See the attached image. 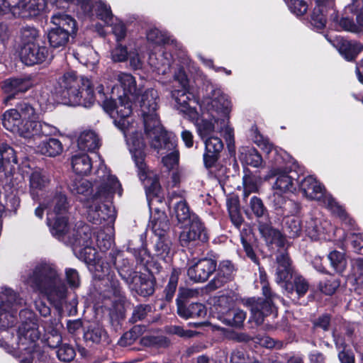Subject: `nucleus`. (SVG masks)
<instances>
[{
    "instance_id": "obj_1",
    "label": "nucleus",
    "mask_w": 363,
    "mask_h": 363,
    "mask_svg": "<svg viewBox=\"0 0 363 363\" xmlns=\"http://www.w3.org/2000/svg\"><path fill=\"white\" fill-rule=\"evenodd\" d=\"M158 100L157 91L151 89L145 91L141 95L140 111L143 118L145 134L153 136L150 144L151 147L157 150L162 149L173 150L162 159L164 165L172 169L178 164L179 160V150H175L177 140L175 135L172 136V134L165 130L161 124L159 115L157 113Z\"/></svg>"
},
{
    "instance_id": "obj_2",
    "label": "nucleus",
    "mask_w": 363,
    "mask_h": 363,
    "mask_svg": "<svg viewBox=\"0 0 363 363\" xmlns=\"http://www.w3.org/2000/svg\"><path fill=\"white\" fill-rule=\"evenodd\" d=\"M28 280L34 291L45 294L50 301L57 305H62L67 298V285L57 270L49 264L36 265Z\"/></svg>"
},
{
    "instance_id": "obj_3",
    "label": "nucleus",
    "mask_w": 363,
    "mask_h": 363,
    "mask_svg": "<svg viewBox=\"0 0 363 363\" xmlns=\"http://www.w3.org/2000/svg\"><path fill=\"white\" fill-rule=\"evenodd\" d=\"M146 144L143 138L132 139L130 152L136 168L137 176L145 189L147 197L158 198L162 202L163 197H160L162 186L160 182V174L155 169H152L146 163Z\"/></svg>"
},
{
    "instance_id": "obj_4",
    "label": "nucleus",
    "mask_w": 363,
    "mask_h": 363,
    "mask_svg": "<svg viewBox=\"0 0 363 363\" xmlns=\"http://www.w3.org/2000/svg\"><path fill=\"white\" fill-rule=\"evenodd\" d=\"M52 26L48 31V40L50 47L59 50H64L69 41L74 38L78 30L76 20L65 13H57L51 18Z\"/></svg>"
},
{
    "instance_id": "obj_5",
    "label": "nucleus",
    "mask_w": 363,
    "mask_h": 363,
    "mask_svg": "<svg viewBox=\"0 0 363 363\" xmlns=\"http://www.w3.org/2000/svg\"><path fill=\"white\" fill-rule=\"evenodd\" d=\"M118 80L123 91L121 95L118 96V101L106 97L102 104L103 109L111 117H115L120 108H123L126 105L133 106V103L141 95V90L138 88L135 78L131 74L121 72L118 74Z\"/></svg>"
},
{
    "instance_id": "obj_6",
    "label": "nucleus",
    "mask_w": 363,
    "mask_h": 363,
    "mask_svg": "<svg viewBox=\"0 0 363 363\" xmlns=\"http://www.w3.org/2000/svg\"><path fill=\"white\" fill-rule=\"evenodd\" d=\"M91 234L90 226L80 223L73 229L72 235L69 236L67 240V245L72 247L78 257L88 267L99 258L96 249L92 246Z\"/></svg>"
},
{
    "instance_id": "obj_7",
    "label": "nucleus",
    "mask_w": 363,
    "mask_h": 363,
    "mask_svg": "<svg viewBox=\"0 0 363 363\" xmlns=\"http://www.w3.org/2000/svg\"><path fill=\"white\" fill-rule=\"evenodd\" d=\"M197 289L180 286L176 298L177 313L183 319L205 318L206 306L194 299L198 297Z\"/></svg>"
},
{
    "instance_id": "obj_8",
    "label": "nucleus",
    "mask_w": 363,
    "mask_h": 363,
    "mask_svg": "<svg viewBox=\"0 0 363 363\" xmlns=\"http://www.w3.org/2000/svg\"><path fill=\"white\" fill-rule=\"evenodd\" d=\"M181 228L179 243L182 247L193 249L209 241L208 230L198 215H192L191 220L182 225Z\"/></svg>"
},
{
    "instance_id": "obj_9",
    "label": "nucleus",
    "mask_w": 363,
    "mask_h": 363,
    "mask_svg": "<svg viewBox=\"0 0 363 363\" xmlns=\"http://www.w3.org/2000/svg\"><path fill=\"white\" fill-rule=\"evenodd\" d=\"M112 265L108 255L106 259L101 257L97 259L88 267L93 275V279L104 282V286L107 287L105 291L111 293L113 296L119 298L121 301L125 298V292L123 291L120 281L111 270Z\"/></svg>"
},
{
    "instance_id": "obj_10",
    "label": "nucleus",
    "mask_w": 363,
    "mask_h": 363,
    "mask_svg": "<svg viewBox=\"0 0 363 363\" xmlns=\"http://www.w3.org/2000/svg\"><path fill=\"white\" fill-rule=\"evenodd\" d=\"M20 317L25 316L26 319L21 322L18 328V347L19 350L40 349L37 342L40 337L38 323L35 315L30 311L21 310Z\"/></svg>"
},
{
    "instance_id": "obj_11",
    "label": "nucleus",
    "mask_w": 363,
    "mask_h": 363,
    "mask_svg": "<svg viewBox=\"0 0 363 363\" xmlns=\"http://www.w3.org/2000/svg\"><path fill=\"white\" fill-rule=\"evenodd\" d=\"M264 296V298L250 297L242 300L243 305L250 311V320L255 321L257 325H262L265 318L269 315L276 318L278 315V308L274 301L279 298V296L272 293Z\"/></svg>"
},
{
    "instance_id": "obj_12",
    "label": "nucleus",
    "mask_w": 363,
    "mask_h": 363,
    "mask_svg": "<svg viewBox=\"0 0 363 363\" xmlns=\"http://www.w3.org/2000/svg\"><path fill=\"white\" fill-rule=\"evenodd\" d=\"M82 78L79 79L77 72L71 70L60 76L55 84V92L60 98L62 103L67 105H74L80 103L77 91L81 86Z\"/></svg>"
},
{
    "instance_id": "obj_13",
    "label": "nucleus",
    "mask_w": 363,
    "mask_h": 363,
    "mask_svg": "<svg viewBox=\"0 0 363 363\" xmlns=\"http://www.w3.org/2000/svg\"><path fill=\"white\" fill-rule=\"evenodd\" d=\"M232 301L225 296L218 298L216 309L218 313L220 320L225 325L241 328L246 318V313L238 308L233 307Z\"/></svg>"
},
{
    "instance_id": "obj_14",
    "label": "nucleus",
    "mask_w": 363,
    "mask_h": 363,
    "mask_svg": "<svg viewBox=\"0 0 363 363\" xmlns=\"http://www.w3.org/2000/svg\"><path fill=\"white\" fill-rule=\"evenodd\" d=\"M42 1L43 3H35V0H29L28 2L19 1L16 5L11 7L7 0H0V16L10 11L16 18L23 19L38 16L45 9L44 0Z\"/></svg>"
},
{
    "instance_id": "obj_15",
    "label": "nucleus",
    "mask_w": 363,
    "mask_h": 363,
    "mask_svg": "<svg viewBox=\"0 0 363 363\" xmlns=\"http://www.w3.org/2000/svg\"><path fill=\"white\" fill-rule=\"evenodd\" d=\"M50 55L49 48L44 41L21 46L19 57L26 66H34L46 62Z\"/></svg>"
},
{
    "instance_id": "obj_16",
    "label": "nucleus",
    "mask_w": 363,
    "mask_h": 363,
    "mask_svg": "<svg viewBox=\"0 0 363 363\" xmlns=\"http://www.w3.org/2000/svg\"><path fill=\"white\" fill-rule=\"evenodd\" d=\"M32 74L22 77H10L2 82L1 89L6 94L4 101L7 104L15 99L19 94L26 93L33 86Z\"/></svg>"
},
{
    "instance_id": "obj_17",
    "label": "nucleus",
    "mask_w": 363,
    "mask_h": 363,
    "mask_svg": "<svg viewBox=\"0 0 363 363\" xmlns=\"http://www.w3.org/2000/svg\"><path fill=\"white\" fill-rule=\"evenodd\" d=\"M296 184L306 198L322 202L326 206L328 199L333 197L332 195L326 194L325 186L312 176L304 177L301 181L296 179Z\"/></svg>"
},
{
    "instance_id": "obj_18",
    "label": "nucleus",
    "mask_w": 363,
    "mask_h": 363,
    "mask_svg": "<svg viewBox=\"0 0 363 363\" xmlns=\"http://www.w3.org/2000/svg\"><path fill=\"white\" fill-rule=\"evenodd\" d=\"M87 219L95 225L112 223L115 221L116 215L112 204L93 202L87 211Z\"/></svg>"
},
{
    "instance_id": "obj_19",
    "label": "nucleus",
    "mask_w": 363,
    "mask_h": 363,
    "mask_svg": "<svg viewBox=\"0 0 363 363\" xmlns=\"http://www.w3.org/2000/svg\"><path fill=\"white\" fill-rule=\"evenodd\" d=\"M217 261L211 258H202L191 266L187 270L190 280L195 283L204 282L216 272Z\"/></svg>"
},
{
    "instance_id": "obj_20",
    "label": "nucleus",
    "mask_w": 363,
    "mask_h": 363,
    "mask_svg": "<svg viewBox=\"0 0 363 363\" xmlns=\"http://www.w3.org/2000/svg\"><path fill=\"white\" fill-rule=\"evenodd\" d=\"M118 189V194L122 195L121 184L115 175H109L105 182L101 183L93 194L92 201L112 204V201L116 189Z\"/></svg>"
},
{
    "instance_id": "obj_21",
    "label": "nucleus",
    "mask_w": 363,
    "mask_h": 363,
    "mask_svg": "<svg viewBox=\"0 0 363 363\" xmlns=\"http://www.w3.org/2000/svg\"><path fill=\"white\" fill-rule=\"evenodd\" d=\"M237 269L234 263L228 259L220 261L216 270V275L208 284L211 290H216L224 286L226 284L232 281L235 275Z\"/></svg>"
},
{
    "instance_id": "obj_22",
    "label": "nucleus",
    "mask_w": 363,
    "mask_h": 363,
    "mask_svg": "<svg viewBox=\"0 0 363 363\" xmlns=\"http://www.w3.org/2000/svg\"><path fill=\"white\" fill-rule=\"evenodd\" d=\"M122 256L121 252L117 249H112L109 252V258L113 265L116 267L121 279L128 284L139 274L135 269L133 262L128 258L118 257Z\"/></svg>"
},
{
    "instance_id": "obj_23",
    "label": "nucleus",
    "mask_w": 363,
    "mask_h": 363,
    "mask_svg": "<svg viewBox=\"0 0 363 363\" xmlns=\"http://www.w3.org/2000/svg\"><path fill=\"white\" fill-rule=\"evenodd\" d=\"M83 340L85 345L89 347L110 343L106 329L96 322L89 323L83 328Z\"/></svg>"
},
{
    "instance_id": "obj_24",
    "label": "nucleus",
    "mask_w": 363,
    "mask_h": 363,
    "mask_svg": "<svg viewBox=\"0 0 363 363\" xmlns=\"http://www.w3.org/2000/svg\"><path fill=\"white\" fill-rule=\"evenodd\" d=\"M129 285H131V291L139 296L149 298L155 294L157 281L151 272L148 273L139 272Z\"/></svg>"
},
{
    "instance_id": "obj_25",
    "label": "nucleus",
    "mask_w": 363,
    "mask_h": 363,
    "mask_svg": "<svg viewBox=\"0 0 363 363\" xmlns=\"http://www.w3.org/2000/svg\"><path fill=\"white\" fill-rule=\"evenodd\" d=\"M267 159L270 163V176H276L281 171H292L295 162L292 157L284 149L277 147Z\"/></svg>"
},
{
    "instance_id": "obj_26",
    "label": "nucleus",
    "mask_w": 363,
    "mask_h": 363,
    "mask_svg": "<svg viewBox=\"0 0 363 363\" xmlns=\"http://www.w3.org/2000/svg\"><path fill=\"white\" fill-rule=\"evenodd\" d=\"M238 159L243 167L244 172L251 173L248 167L262 168L265 165L261 153L252 145L241 146L238 150Z\"/></svg>"
},
{
    "instance_id": "obj_27",
    "label": "nucleus",
    "mask_w": 363,
    "mask_h": 363,
    "mask_svg": "<svg viewBox=\"0 0 363 363\" xmlns=\"http://www.w3.org/2000/svg\"><path fill=\"white\" fill-rule=\"evenodd\" d=\"M315 6L308 18V23L314 30H323L327 23V14L333 10L334 4L328 0H315Z\"/></svg>"
},
{
    "instance_id": "obj_28",
    "label": "nucleus",
    "mask_w": 363,
    "mask_h": 363,
    "mask_svg": "<svg viewBox=\"0 0 363 363\" xmlns=\"http://www.w3.org/2000/svg\"><path fill=\"white\" fill-rule=\"evenodd\" d=\"M340 56L347 62H356L359 55L363 51V44L356 40L338 38L334 45Z\"/></svg>"
},
{
    "instance_id": "obj_29",
    "label": "nucleus",
    "mask_w": 363,
    "mask_h": 363,
    "mask_svg": "<svg viewBox=\"0 0 363 363\" xmlns=\"http://www.w3.org/2000/svg\"><path fill=\"white\" fill-rule=\"evenodd\" d=\"M47 223L52 235L67 244L69 236H72L73 233V231L69 232V216L50 214L47 217Z\"/></svg>"
},
{
    "instance_id": "obj_30",
    "label": "nucleus",
    "mask_w": 363,
    "mask_h": 363,
    "mask_svg": "<svg viewBox=\"0 0 363 363\" xmlns=\"http://www.w3.org/2000/svg\"><path fill=\"white\" fill-rule=\"evenodd\" d=\"M53 127L48 123L31 119L23 122L18 135L25 138H42L51 135Z\"/></svg>"
},
{
    "instance_id": "obj_31",
    "label": "nucleus",
    "mask_w": 363,
    "mask_h": 363,
    "mask_svg": "<svg viewBox=\"0 0 363 363\" xmlns=\"http://www.w3.org/2000/svg\"><path fill=\"white\" fill-rule=\"evenodd\" d=\"M205 150L203 155V165L209 169L215 167L220 157L224 145L222 140L216 136L206 138L204 140Z\"/></svg>"
},
{
    "instance_id": "obj_32",
    "label": "nucleus",
    "mask_w": 363,
    "mask_h": 363,
    "mask_svg": "<svg viewBox=\"0 0 363 363\" xmlns=\"http://www.w3.org/2000/svg\"><path fill=\"white\" fill-rule=\"evenodd\" d=\"M277 264L275 279L279 284H281L284 289L288 282H291L294 277V269L292 267V261L286 250L281 252L276 257Z\"/></svg>"
},
{
    "instance_id": "obj_33",
    "label": "nucleus",
    "mask_w": 363,
    "mask_h": 363,
    "mask_svg": "<svg viewBox=\"0 0 363 363\" xmlns=\"http://www.w3.org/2000/svg\"><path fill=\"white\" fill-rule=\"evenodd\" d=\"M21 304V298L19 294L11 288H3L0 293V313H7L11 315V318H8V328L13 325L15 316L11 311L16 306Z\"/></svg>"
},
{
    "instance_id": "obj_34",
    "label": "nucleus",
    "mask_w": 363,
    "mask_h": 363,
    "mask_svg": "<svg viewBox=\"0 0 363 363\" xmlns=\"http://www.w3.org/2000/svg\"><path fill=\"white\" fill-rule=\"evenodd\" d=\"M269 222L259 223V230L264 238L269 249L277 247L279 250L286 245L285 236L277 229L273 228Z\"/></svg>"
},
{
    "instance_id": "obj_35",
    "label": "nucleus",
    "mask_w": 363,
    "mask_h": 363,
    "mask_svg": "<svg viewBox=\"0 0 363 363\" xmlns=\"http://www.w3.org/2000/svg\"><path fill=\"white\" fill-rule=\"evenodd\" d=\"M240 242L246 257L256 265H259V258L255 252L257 240L252 232L247 230L240 232Z\"/></svg>"
},
{
    "instance_id": "obj_36",
    "label": "nucleus",
    "mask_w": 363,
    "mask_h": 363,
    "mask_svg": "<svg viewBox=\"0 0 363 363\" xmlns=\"http://www.w3.org/2000/svg\"><path fill=\"white\" fill-rule=\"evenodd\" d=\"M150 222L152 230L157 237L168 236L170 223L164 211L155 208Z\"/></svg>"
},
{
    "instance_id": "obj_37",
    "label": "nucleus",
    "mask_w": 363,
    "mask_h": 363,
    "mask_svg": "<svg viewBox=\"0 0 363 363\" xmlns=\"http://www.w3.org/2000/svg\"><path fill=\"white\" fill-rule=\"evenodd\" d=\"M171 199H168V206L170 208ZM169 214L171 217L175 216L177 222L182 225L190 221L192 215H196L195 213L190 211L188 203L186 200H180L177 201L173 207L172 211L169 209Z\"/></svg>"
},
{
    "instance_id": "obj_38",
    "label": "nucleus",
    "mask_w": 363,
    "mask_h": 363,
    "mask_svg": "<svg viewBox=\"0 0 363 363\" xmlns=\"http://www.w3.org/2000/svg\"><path fill=\"white\" fill-rule=\"evenodd\" d=\"M309 281L301 274H295L291 282L286 284L285 291L288 294H296V298L300 299L306 296L309 291Z\"/></svg>"
},
{
    "instance_id": "obj_39",
    "label": "nucleus",
    "mask_w": 363,
    "mask_h": 363,
    "mask_svg": "<svg viewBox=\"0 0 363 363\" xmlns=\"http://www.w3.org/2000/svg\"><path fill=\"white\" fill-rule=\"evenodd\" d=\"M77 92V96L82 100L80 103H77L74 106H82L85 108H89L94 105L95 102V94L91 80L87 78L82 77L81 86Z\"/></svg>"
},
{
    "instance_id": "obj_40",
    "label": "nucleus",
    "mask_w": 363,
    "mask_h": 363,
    "mask_svg": "<svg viewBox=\"0 0 363 363\" xmlns=\"http://www.w3.org/2000/svg\"><path fill=\"white\" fill-rule=\"evenodd\" d=\"M327 208L350 229H355L357 225L355 220L349 215L345 207L340 205L335 198L328 199Z\"/></svg>"
},
{
    "instance_id": "obj_41",
    "label": "nucleus",
    "mask_w": 363,
    "mask_h": 363,
    "mask_svg": "<svg viewBox=\"0 0 363 363\" xmlns=\"http://www.w3.org/2000/svg\"><path fill=\"white\" fill-rule=\"evenodd\" d=\"M18 163L15 150L8 144L0 145V167L4 168L6 174H12L15 169L14 164Z\"/></svg>"
},
{
    "instance_id": "obj_42",
    "label": "nucleus",
    "mask_w": 363,
    "mask_h": 363,
    "mask_svg": "<svg viewBox=\"0 0 363 363\" xmlns=\"http://www.w3.org/2000/svg\"><path fill=\"white\" fill-rule=\"evenodd\" d=\"M41 340L45 345L50 348L58 347L62 342V337L57 325H54L52 322L46 323Z\"/></svg>"
},
{
    "instance_id": "obj_43",
    "label": "nucleus",
    "mask_w": 363,
    "mask_h": 363,
    "mask_svg": "<svg viewBox=\"0 0 363 363\" xmlns=\"http://www.w3.org/2000/svg\"><path fill=\"white\" fill-rule=\"evenodd\" d=\"M71 164L77 175H88L92 169V162L86 153L77 154L72 157Z\"/></svg>"
},
{
    "instance_id": "obj_44",
    "label": "nucleus",
    "mask_w": 363,
    "mask_h": 363,
    "mask_svg": "<svg viewBox=\"0 0 363 363\" xmlns=\"http://www.w3.org/2000/svg\"><path fill=\"white\" fill-rule=\"evenodd\" d=\"M50 183V179L41 169L34 170L30 176V193L33 199L38 197V191H44Z\"/></svg>"
},
{
    "instance_id": "obj_45",
    "label": "nucleus",
    "mask_w": 363,
    "mask_h": 363,
    "mask_svg": "<svg viewBox=\"0 0 363 363\" xmlns=\"http://www.w3.org/2000/svg\"><path fill=\"white\" fill-rule=\"evenodd\" d=\"M291 172H292V171H281L277 174L275 176L277 179L273 186L274 189L279 190L281 194L288 191L294 192L296 191V188L294 182H296V179L289 175Z\"/></svg>"
},
{
    "instance_id": "obj_46",
    "label": "nucleus",
    "mask_w": 363,
    "mask_h": 363,
    "mask_svg": "<svg viewBox=\"0 0 363 363\" xmlns=\"http://www.w3.org/2000/svg\"><path fill=\"white\" fill-rule=\"evenodd\" d=\"M1 123L6 130L18 134L23 121L18 112L15 108H11L5 111L2 115Z\"/></svg>"
},
{
    "instance_id": "obj_47",
    "label": "nucleus",
    "mask_w": 363,
    "mask_h": 363,
    "mask_svg": "<svg viewBox=\"0 0 363 363\" xmlns=\"http://www.w3.org/2000/svg\"><path fill=\"white\" fill-rule=\"evenodd\" d=\"M78 148L84 152H94L99 149V139L93 131L82 133L77 139Z\"/></svg>"
},
{
    "instance_id": "obj_48",
    "label": "nucleus",
    "mask_w": 363,
    "mask_h": 363,
    "mask_svg": "<svg viewBox=\"0 0 363 363\" xmlns=\"http://www.w3.org/2000/svg\"><path fill=\"white\" fill-rule=\"evenodd\" d=\"M38 147L42 155L51 157L60 155L63 150L60 140L53 138L43 140Z\"/></svg>"
},
{
    "instance_id": "obj_49",
    "label": "nucleus",
    "mask_w": 363,
    "mask_h": 363,
    "mask_svg": "<svg viewBox=\"0 0 363 363\" xmlns=\"http://www.w3.org/2000/svg\"><path fill=\"white\" fill-rule=\"evenodd\" d=\"M226 204L231 222L236 228H240L244 222V218L240 211L239 199L238 197L228 198Z\"/></svg>"
},
{
    "instance_id": "obj_50",
    "label": "nucleus",
    "mask_w": 363,
    "mask_h": 363,
    "mask_svg": "<svg viewBox=\"0 0 363 363\" xmlns=\"http://www.w3.org/2000/svg\"><path fill=\"white\" fill-rule=\"evenodd\" d=\"M145 325H135L128 331L124 333L118 341V345L127 347L133 344L145 331Z\"/></svg>"
},
{
    "instance_id": "obj_51",
    "label": "nucleus",
    "mask_w": 363,
    "mask_h": 363,
    "mask_svg": "<svg viewBox=\"0 0 363 363\" xmlns=\"http://www.w3.org/2000/svg\"><path fill=\"white\" fill-rule=\"evenodd\" d=\"M172 242L169 236L157 237L155 242L154 255L160 259L166 261L167 258H170Z\"/></svg>"
},
{
    "instance_id": "obj_52",
    "label": "nucleus",
    "mask_w": 363,
    "mask_h": 363,
    "mask_svg": "<svg viewBox=\"0 0 363 363\" xmlns=\"http://www.w3.org/2000/svg\"><path fill=\"white\" fill-rule=\"evenodd\" d=\"M141 345L155 349H167L171 345L170 340L164 335H145L140 338Z\"/></svg>"
},
{
    "instance_id": "obj_53",
    "label": "nucleus",
    "mask_w": 363,
    "mask_h": 363,
    "mask_svg": "<svg viewBox=\"0 0 363 363\" xmlns=\"http://www.w3.org/2000/svg\"><path fill=\"white\" fill-rule=\"evenodd\" d=\"M125 308L123 303L115 302L110 311V323L116 331L122 328L125 319Z\"/></svg>"
},
{
    "instance_id": "obj_54",
    "label": "nucleus",
    "mask_w": 363,
    "mask_h": 363,
    "mask_svg": "<svg viewBox=\"0 0 363 363\" xmlns=\"http://www.w3.org/2000/svg\"><path fill=\"white\" fill-rule=\"evenodd\" d=\"M182 274V269L173 267L169 277L168 283L164 289V300L172 302L178 286V281Z\"/></svg>"
},
{
    "instance_id": "obj_55",
    "label": "nucleus",
    "mask_w": 363,
    "mask_h": 363,
    "mask_svg": "<svg viewBox=\"0 0 363 363\" xmlns=\"http://www.w3.org/2000/svg\"><path fill=\"white\" fill-rule=\"evenodd\" d=\"M250 205L257 218L262 219L263 223L270 222L269 211L260 198L256 196H252L250 199Z\"/></svg>"
},
{
    "instance_id": "obj_56",
    "label": "nucleus",
    "mask_w": 363,
    "mask_h": 363,
    "mask_svg": "<svg viewBox=\"0 0 363 363\" xmlns=\"http://www.w3.org/2000/svg\"><path fill=\"white\" fill-rule=\"evenodd\" d=\"M333 12L330 14V21L335 23V26L341 30L350 31L352 33H357L358 30L357 25L354 23L352 18L348 17L339 18L338 11L333 9Z\"/></svg>"
},
{
    "instance_id": "obj_57",
    "label": "nucleus",
    "mask_w": 363,
    "mask_h": 363,
    "mask_svg": "<svg viewBox=\"0 0 363 363\" xmlns=\"http://www.w3.org/2000/svg\"><path fill=\"white\" fill-rule=\"evenodd\" d=\"M254 133H253V142L265 153L268 157L274 150L277 147L270 142L267 137H264L258 130L257 127L255 125Z\"/></svg>"
},
{
    "instance_id": "obj_58",
    "label": "nucleus",
    "mask_w": 363,
    "mask_h": 363,
    "mask_svg": "<svg viewBox=\"0 0 363 363\" xmlns=\"http://www.w3.org/2000/svg\"><path fill=\"white\" fill-rule=\"evenodd\" d=\"M127 250L128 252L133 254L138 264L144 265L147 267H148L150 259L152 258L150 252L146 247L145 243L143 242L141 245L138 248L132 247L129 244Z\"/></svg>"
},
{
    "instance_id": "obj_59",
    "label": "nucleus",
    "mask_w": 363,
    "mask_h": 363,
    "mask_svg": "<svg viewBox=\"0 0 363 363\" xmlns=\"http://www.w3.org/2000/svg\"><path fill=\"white\" fill-rule=\"evenodd\" d=\"M176 102L179 105V108L184 113L190 117H195L198 113L195 107H191L189 104L190 98L184 91H177Z\"/></svg>"
},
{
    "instance_id": "obj_60",
    "label": "nucleus",
    "mask_w": 363,
    "mask_h": 363,
    "mask_svg": "<svg viewBox=\"0 0 363 363\" xmlns=\"http://www.w3.org/2000/svg\"><path fill=\"white\" fill-rule=\"evenodd\" d=\"M328 258L335 272L342 274L346 269L347 260L344 253L334 250L328 254Z\"/></svg>"
},
{
    "instance_id": "obj_61",
    "label": "nucleus",
    "mask_w": 363,
    "mask_h": 363,
    "mask_svg": "<svg viewBox=\"0 0 363 363\" xmlns=\"http://www.w3.org/2000/svg\"><path fill=\"white\" fill-rule=\"evenodd\" d=\"M53 213L52 215L67 216L69 204L67 196L61 191H57L53 197Z\"/></svg>"
},
{
    "instance_id": "obj_62",
    "label": "nucleus",
    "mask_w": 363,
    "mask_h": 363,
    "mask_svg": "<svg viewBox=\"0 0 363 363\" xmlns=\"http://www.w3.org/2000/svg\"><path fill=\"white\" fill-rule=\"evenodd\" d=\"M21 46L30 43L42 42L40 39L39 31L33 26H24L21 29Z\"/></svg>"
},
{
    "instance_id": "obj_63",
    "label": "nucleus",
    "mask_w": 363,
    "mask_h": 363,
    "mask_svg": "<svg viewBox=\"0 0 363 363\" xmlns=\"http://www.w3.org/2000/svg\"><path fill=\"white\" fill-rule=\"evenodd\" d=\"M69 191L74 194L86 195L91 189V184L86 179L80 178L74 179L68 184Z\"/></svg>"
},
{
    "instance_id": "obj_64",
    "label": "nucleus",
    "mask_w": 363,
    "mask_h": 363,
    "mask_svg": "<svg viewBox=\"0 0 363 363\" xmlns=\"http://www.w3.org/2000/svg\"><path fill=\"white\" fill-rule=\"evenodd\" d=\"M340 286V279L335 277H330L324 281H319L318 288L325 295H333Z\"/></svg>"
}]
</instances>
